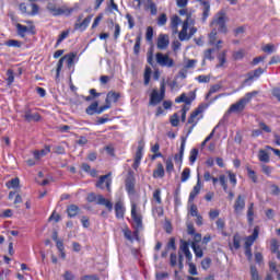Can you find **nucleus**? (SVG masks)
Listing matches in <instances>:
<instances>
[{
	"label": "nucleus",
	"instance_id": "4c0bfd02",
	"mask_svg": "<svg viewBox=\"0 0 280 280\" xmlns=\"http://www.w3.org/2000/svg\"><path fill=\"white\" fill-rule=\"evenodd\" d=\"M20 184L21 180L19 179V177H15L7 183V187L9 189H16V187H19Z\"/></svg>",
	"mask_w": 280,
	"mask_h": 280
},
{
	"label": "nucleus",
	"instance_id": "2f4dec72",
	"mask_svg": "<svg viewBox=\"0 0 280 280\" xmlns=\"http://www.w3.org/2000/svg\"><path fill=\"white\" fill-rule=\"evenodd\" d=\"M147 8L148 10H150L152 16H156V13L159 12V9L156 8V3H154V1L152 0H147Z\"/></svg>",
	"mask_w": 280,
	"mask_h": 280
},
{
	"label": "nucleus",
	"instance_id": "a878e982",
	"mask_svg": "<svg viewBox=\"0 0 280 280\" xmlns=\"http://www.w3.org/2000/svg\"><path fill=\"white\" fill-rule=\"evenodd\" d=\"M165 176V168L162 163H159L156 170L153 171V178H163Z\"/></svg>",
	"mask_w": 280,
	"mask_h": 280
},
{
	"label": "nucleus",
	"instance_id": "603ef678",
	"mask_svg": "<svg viewBox=\"0 0 280 280\" xmlns=\"http://www.w3.org/2000/svg\"><path fill=\"white\" fill-rule=\"evenodd\" d=\"M62 58H65L68 67H71V65H73V60H75V54H70V55H66Z\"/></svg>",
	"mask_w": 280,
	"mask_h": 280
},
{
	"label": "nucleus",
	"instance_id": "338daca9",
	"mask_svg": "<svg viewBox=\"0 0 280 280\" xmlns=\"http://www.w3.org/2000/svg\"><path fill=\"white\" fill-rule=\"evenodd\" d=\"M63 279L65 280H73V279H75V276L73 275V272H71V271H66L65 273H63Z\"/></svg>",
	"mask_w": 280,
	"mask_h": 280
},
{
	"label": "nucleus",
	"instance_id": "37998d69",
	"mask_svg": "<svg viewBox=\"0 0 280 280\" xmlns=\"http://www.w3.org/2000/svg\"><path fill=\"white\" fill-rule=\"evenodd\" d=\"M246 56V50L244 49H238L233 52V58L234 60H242Z\"/></svg>",
	"mask_w": 280,
	"mask_h": 280
},
{
	"label": "nucleus",
	"instance_id": "3c124183",
	"mask_svg": "<svg viewBox=\"0 0 280 280\" xmlns=\"http://www.w3.org/2000/svg\"><path fill=\"white\" fill-rule=\"evenodd\" d=\"M196 20L191 18V13L187 14L186 20L184 21L183 25H186V27H191V25H195Z\"/></svg>",
	"mask_w": 280,
	"mask_h": 280
},
{
	"label": "nucleus",
	"instance_id": "c03bdc74",
	"mask_svg": "<svg viewBox=\"0 0 280 280\" xmlns=\"http://www.w3.org/2000/svg\"><path fill=\"white\" fill-rule=\"evenodd\" d=\"M241 242H242V236H240V234H235L233 236V247L235 248V250H240Z\"/></svg>",
	"mask_w": 280,
	"mask_h": 280
},
{
	"label": "nucleus",
	"instance_id": "cd10ccee",
	"mask_svg": "<svg viewBox=\"0 0 280 280\" xmlns=\"http://www.w3.org/2000/svg\"><path fill=\"white\" fill-rule=\"evenodd\" d=\"M92 19H93V15H89L81 23L75 24V30H85V28H88L89 25L91 24Z\"/></svg>",
	"mask_w": 280,
	"mask_h": 280
},
{
	"label": "nucleus",
	"instance_id": "ddd939ff",
	"mask_svg": "<svg viewBox=\"0 0 280 280\" xmlns=\"http://www.w3.org/2000/svg\"><path fill=\"white\" fill-rule=\"evenodd\" d=\"M200 189H202V183L200 182V174L197 175V184L194 186L192 190L190 191L189 195V202H194L196 199V196L200 194Z\"/></svg>",
	"mask_w": 280,
	"mask_h": 280
},
{
	"label": "nucleus",
	"instance_id": "f8f14e48",
	"mask_svg": "<svg viewBox=\"0 0 280 280\" xmlns=\"http://www.w3.org/2000/svg\"><path fill=\"white\" fill-rule=\"evenodd\" d=\"M179 250L185 255L187 264H191L194 255L191 254V250H189V243L186 241H180Z\"/></svg>",
	"mask_w": 280,
	"mask_h": 280
},
{
	"label": "nucleus",
	"instance_id": "f704fd0d",
	"mask_svg": "<svg viewBox=\"0 0 280 280\" xmlns=\"http://www.w3.org/2000/svg\"><path fill=\"white\" fill-rule=\"evenodd\" d=\"M187 30H189V27H187V25H183V28L178 34L179 40H189L190 37L187 35Z\"/></svg>",
	"mask_w": 280,
	"mask_h": 280
},
{
	"label": "nucleus",
	"instance_id": "79ce46f5",
	"mask_svg": "<svg viewBox=\"0 0 280 280\" xmlns=\"http://www.w3.org/2000/svg\"><path fill=\"white\" fill-rule=\"evenodd\" d=\"M197 82H199L200 84H209V82H211V77L210 75H198L196 78Z\"/></svg>",
	"mask_w": 280,
	"mask_h": 280
},
{
	"label": "nucleus",
	"instance_id": "c756f323",
	"mask_svg": "<svg viewBox=\"0 0 280 280\" xmlns=\"http://www.w3.org/2000/svg\"><path fill=\"white\" fill-rule=\"evenodd\" d=\"M67 213H68L69 218H75V215H78V213H80V208L75 205H71L68 207Z\"/></svg>",
	"mask_w": 280,
	"mask_h": 280
},
{
	"label": "nucleus",
	"instance_id": "a19ab883",
	"mask_svg": "<svg viewBox=\"0 0 280 280\" xmlns=\"http://www.w3.org/2000/svg\"><path fill=\"white\" fill-rule=\"evenodd\" d=\"M152 75V68L147 67L144 70V85L148 86L150 84V78Z\"/></svg>",
	"mask_w": 280,
	"mask_h": 280
},
{
	"label": "nucleus",
	"instance_id": "5fc2aeb1",
	"mask_svg": "<svg viewBox=\"0 0 280 280\" xmlns=\"http://www.w3.org/2000/svg\"><path fill=\"white\" fill-rule=\"evenodd\" d=\"M68 37H69V31H63V32L59 35V37H58V39H57L56 47H58V45H60V43H62V40H65V39L68 38Z\"/></svg>",
	"mask_w": 280,
	"mask_h": 280
},
{
	"label": "nucleus",
	"instance_id": "e433bc0d",
	"mask_svg": "<svg viewBox=\"0 0 280 280\" xmlns=\"http://www.w3.org/2000/svg\"><path fill=\"white\" fill-rule=\"evenodd\" d=\"M191 177V170L189 167L184 168L182 172V183H187V179Z\"/></svg>",
	"mask_w": 280,
	"mask_h": 280
},
{
	"label": "nucleus",
	"instance_id": "49530a36",
	"mask_svg": "<svg viewBox=\"0 0 280 280\" xmlns=\"http://www.w3.org/2000/svg\"><path fill=\"white\" fill-rule=\"evenodd\" d=\"M198 159V149H192L189 154V163L190 165H194L196 163V160Z\"/></svg>",
	"mask_w": 280,
	"mask_h": 280
},
{
	"label": "nucleus",
	"instance_id": "dca6fc26",
	"mask_svg": "<svg viewBox=\"0 0 280 280\" xmlns=\"http://www.w3.org/2000/svg\"><path fill=\"white\" fill-rule=\"evenodd\" d=\"M23 118L25 119V121H40V114L38 113H32L31 108H26L24 110V116Z\"/></svg>",
	"mask_w": 280,
	"mask_h": 280
},
{
	"label": "nucleus",
	"instance_id": "f03ea898",
	"mask_svg": "<svg viewBox=\"0 0 280 280\" xmlns=\"http://www.w3.org/2000/svg\"><path fill=\"white\" fill-rule=\"evenodd\" d=\"M257 95H259V91L246 93L238 102L230 106L229 113H242L246 105L250 104L253 97H257Z\"/></svg>",
	"mask_w": 280,
	"mask_h": 280
},
{
	"label": "nucleus",
	"instance_id": "bb28decb",
	"mask_svg": "<svg viewBox=\"0 0 280 280\" xmlns=\"http://www.w3.org/2000/svg\"><path fill=\"white\" fill-rule=\"evenodd\" d=\"M50 152L51 148L45 147V149L40 151H34V159H36V161H39L42 156H47V154H49Z\"/></svg>",
	"mask_w": 280,
	"mask_h": 280
},
{
	"label": "nucleus",
	"instance_id": "c9c22d12",
	"mask_svg": "<svg viewBox=\"0 0 280 280\" xmlns=\"http://www.w3.org/2000/svg\"><path fill=\"white\" fill-rule=\"evenodd\" d=\"M97 106H100V104L97 102L92 103L86 109L85 113L88 115H95V113H97Z\"/></svg>",
	"mask_w": 280,
	"mask_h": 280
},
{
	"label": "nucleus",
	"instance_id": "4be33fe9",
	"mask_svg": "<svg viewBox=\"0 0 280 280\" xmlns=\"http://www.w3.org/2000/svg\"><path fill=\"white\" fill-rule=\"evenodd\" d=\"M201 5H203L201 21L202 23H207V19H209V12H211V4H209V1L201 0Z\"/></svg>",
	"mask_w": 280,
	"mask_h": 280
},
{
	"label": "nucleus",
	"instance_id": "de8ad7c7",
	"mask_svg": "<svg viewBox=\"0 0 280 280\" xmlns=\"http://www.w3.org/2000/svg\"><path fill=\"white\" fill-rule=\"evenodd\" d=\"M126 191H128V194H135V182H132V179L126 180Z\"/></svg>",
	"mask_w": 280,
	"mask_h": 280
},
{
	"label": "nucleus",
	"instance_id": "412c9836",
	"mask_svg": "<svg viewBox=\"0 0 280 280\" xmlns=\"http://www.w3.org/2000/svg\"><path fill=\"white\" fill-rule=\"evenodd\" d=\"M170 46V37L167 35H160L158 38V49H167Z\"/></svg>",
	"mask_w": 280,
	"mask_h": 280
},
{
	"label": "nucleus",
	"instance_id": "0eeeda50",
	"mask_svg": "<svg viewBox=\"0 0 280 280\" xmlns=\"http://www.w3.org/2000/svg\"><path fill=\"white\" fill-rule=\"evenodd\" d=\"M112 174L108 173L106 175H102L96 182L97 189H106L109 194L112 191L110 186L113 185V178H110Z\"/></svg>",
	"mask_w": 280,
	"mask_h": 280
},
{
	"label": "nucleus",
	"instance_id": "b1692460",
	"mask_svg": "<svg viewBox=\"0 0 280 280\" xmlns=\"http://www.w3.org/2000/svg\"><path fill=\"white\" fill-rule=\"evenodd\" d=\"M191 248L195 253V257H197V259H202V257H205V252L202 250V247H200V245L196 244V243H191Z\"/></svg>",
	"mask_w": 280,
	"mask_h": 280
},
{
	"label": "nucleus",
	"instance_id": "052dcab7",
	"mask_svg": "<svg viewBox=\"0 0 280 280\" xmlns=\"http://www.w3.org/2000/svg\"><path fill=\"white\" fill-rule=\"evenodd\" d=\"M279 246V241H277L276 238L271 240V253H278Z\"/></svg>",
	"mask_w": 280,
	"mask_h": 280
},
{
	"label": "nucleus",
	"instance_id": "f3484780",
	"mask_svg": "<svg viewBox=\"0 0 280 280\" xmlns=\"http://www.w3.org/2000/svg\"><path fill=\"white\" fill-rule=\"evenodd\" d=\"M257 237H259V228L256 226L254 229L253 235H249L245 238V248H250V246H253V244H255V240H257Z\"/></svg>",
	"mask_w": 280,
	"mask_h": 280
},
{
	"label": "nucleus",
	"instance_id": "20e7f679",
	"mask_svg": "<svg viewBox=\"0 0 280 280\" xmlns=\"http://www.w3.org/2000/svg\"><path fill=\"white\" fill-rule=\"evenodd\" d=\"M203 110L205 109L201 106H199L195 112L190 114V117L188 118L187 124H190L191 126L188 128L186 140H187V137H189V135L194 132V128L198 126V121H200Z\"/></svg>",
	"mask_w": 280,
	"mask_h": 280
},
{
	"label": "nucleus",
	"instance_id": "423d86ee",
	"mask_svg": "<svg viewBox=\"0 0 280 280\" xmlns=\"http://www.w3.org/2000/svg\"><path fill=\"white\" fill-rule=\"evenodd\" d=\"M88 202H96L97 205H103L106 207L108 211H113V202L110 200L104 198L102 195H95V192H91L88 195Z\"/></svg>",
	"mask_w": 280,
	"mask_h": 280
},
{
	"label": "nucleus",
	"instance_id": "0e129e2a",
	"mask_svg": "<svg viewBox=\"0 0 280 280\" xmlns=\"http://www.w3.org/2000/svg\"><path fill=\"white\" fill-rule=\"evenodd\" d=\"M165 23H167V15L162 13L158 19V25L163 26Z\"/></svg>",
	"mask_w": 280,
	"mask_h": 280
},
{
	"label": "nucleus",
	"instance_id": "a211bd4d",
	"mask_svg": "<svg viewBox=\"0 0 280 280\" xmlns=\"http://www.w3.org/2000/svg\"><path fill=\"white\" fill-rule=\"evenodd\" d=\"M114 209H115L116 218L118 220H124V215H126V207H124V202L117 201L115 203Z\"/></svg>",
	"mask_w": 280,
	"mask_h": 280
},
{
	"label": "nucleus",
	"instance_id": "2eb2a0df",
	"mask_svg": "<svg viewBox=\"0 0 280 280\" xmlns=\"http://www.w3.org/2000/svg\"><path fill=\"white\" fill-rule=\"evenodd\" d=\"M209 44L214 45L217 49H222V39L218 40V31L213 28L211 33L209 34Z\"/></svg>",
	"mask_w": 280,
	"mask_h": 280
},
{
	"label": "nucleus",
	"instance_id": "6e6d98bb",
	"mask_svg": "<svg viewBox=\"0 0 280 280\" xmlns=\"http://www.w3.org/2000/svg\"><path fill=\"white\" fill-rule=\"evenodd\" d=\"M201 268L203 270H209L211 268V258H205L202 261H201Z\"/></svg>",
	"mask_w": 280,
	"mask_h": 280
},
{
	"label": "nucleus",
	"instance_id": "aec40b11",
	"mask_svg": "<svg viewBox=\"0 0 280 280\" xmlns=\"http://www.w3.org/2000/svg\"><path fill=\"white\" fill-rule=\"evenodd\" d=\"M262 73H264V69L261 68H257L256 70L248 72L247 79L244 81L245 84H248V82H253V80L259 78L260 75H262Z\"/></svg>",
	"mask_w": 280,
	"mask_h": 280
},
{
	"label": "nucleus",
	"instance_id": "6ab92c4d",
	"mask_svg": "<svg viewBox=\"0 0 280 280\" xmlns=\"http://www.w3.org/2000/svg\"><path fill=\"white\" fill-rule=\"evenodd\" d=\"M187 143V138L182 137V143L179 148V153L175 155V163H183V156L185 155V145Z\"/></svg>",
	"mask_w": 280,
	"mask_h": 280
},
{
	"label": "nucleus",
	"instance_id": "6e6552de",
	"mask_svg": "<svg viewBox=\"0 0 280 280\" xmlns=\"http://www.w3.org/2000/svg\"><path fill=\"white\" fill-rule=\"evenodd\" d=\"M155 60L160 67H166L167 69H172V67H174V59L170 58V55L158 52L155 55Z\"/></svg>",
	"mask_w": 280,
	"mask_h": 280
},
{
	"label": "nucleus",
	"instance_id": "774afa93",
	"mask_svg": "<svg viewBox=\"0 0 280 280\" xmlns=\"http://www.w3.org/2000/svg\"><path fill=\"white\" fill-rule=\"evenodd\" d=\"M81 280H100L97 275L83 276Z\"/></svg>",
	"mask_w": 280,
	"mask_h": 280
},
{
	"label": "nucleus",
	"instance_id": "58836bf2",
	"mask_svg": "<svg viewBox=\"0 0 280 280\" xmlns=\"http://www.w3.org/2000/svg\"><path fill=\"white\" fill-rule=\"evenodd\" d=\"M153 200L155 201V205L163 203V199H161V188H158L153 191Z\"/></svg>",
	"mask_w": 280,
	"mask_h": 280
},
{
	"label": "nucleus",
	"instance_id": "39448f33",
	"mask_svg": "<svg viewBox=\"0 0 280 280\" xmlns=\"http://www.w3.org/2000/svg\"><path fill=\"white\" fill-rule=\"evenodd\" d=\"M165 100V83L161 84L160 93L159 90H153L150 96V106H156Z\"/></svg>",
	"mask_w": 280,
	"mask_h": 280
},
{
	"label": "nucleus",
	"instance_id": "09e8293b",
	"mask_svg": "<svg viewBox=\"0 0 280 280\" xmlns=\"http://www.w3.org/2000/svg\"><path fill=\"white\" fill-rule=\"evenodd\" d=\"M154 37V28L152 26L147 27V33H145V39L148 43H152V38Z\"/></svg>",
	"mask_w": 280,
	"mask_h": 280
},
{
	"label": "nucleus",
	"instance_id": "864d4df0",
	"mask_svg": "<svg viewBox=\"0 0 280 280\" xmlns=\"http://www.w3.org/2000/svg\"><path fill=\"white\" fill-rule=\"evenodd\" d=\"M247 176L253 183H257V173L249 167H247Z\"/></svg>",
	"mask_w": 280,
	"mask_h": 280
},
{
	"label": "nucleus",
	"instance_id": "680f3d73",
	"mask_svg": "<svg viewBox=\"0 0 280 280\" xmlns=\"http://www.w3.org/2000/svg\"><path fill=\"white\" fill-rule=\"evenodd\" d=\"M7 47H21V42L16 39H10L5 43Z\"/></svg>",
	"mask_w": 280,
	"mask_h": 280
},
{
	"label": "nucleus",
	"instance_id": "4468645a",
	"mask_svg": "<svg viewBox=\"0 0 280 280\" xmlns=\"http://www.w3.org/2000/svg\"><path fill=\"white\" fill-rule=\"evenodd\" d=\"M194 100H196V93L190 92L189 96H187V94L183 93L180 94V96H178L177 98H175L176 104H191V102H194Z\"/></svg>",
	"mask_w": 280,
	"mask_h": 280
},
{
	"label": "nucleus",
	"instance_id": "8fccbe9b",
	"mask_svg": "<svg viewBox=\"0 0 280 280\" xmlns=\"http://www.w3.org/2000/svg\"><path fill=\"white\" fill-rule=\"evenodd\" d=\"M220 89H222V85L220 84H214L210 88L208 94H207V100H209V97H211V95H213V93H218V91H220Z\"/></svg>",
	"mask_w": 280,
	"mask_h": 280
},
{
	"label": "nucleus",
	"instance_id": "473e14b6",
	"mask_svg": "<svg viewBox=\"0 0 280 280\" xmlns=\"http://www.w3.org/2000/svg\"><path fill=\"white\" fill-rule=\"evenodd\" d=\"M258 159L261 163H270V155L265 150H260L258 153Z\"/></svg>",
	"mask_w": 280,
	"mask_h": 280
},
{
	"label": "nucleus",
	"instance_id": "4d7b16f0",
	"mask_svg": "<svg viewBox=\"0 0 280 280\" xmlns=\"http://www.w3.org/2000/svg\"><path fill=\"white\" fill-rule=\"evenodd\" d=\"M188 266H189V269H188L189 275H192V277L198 276V269L196 268V265L194 262H189Z\"/></svg>",
	"mask_w": 280,
	"mask_h": 280
},
{
	"label": "nucleus",
	"instance_id": "bf43d9fd",
	"mask_svg": "<svg viewBox=\"0 0 280 280\" xmlns=\"http://www.w3.org/2000/svg\"><path fill=\"white\" fill-rule=\"evenodd\" d=\"M165 164H166V172L168 174H172V172H174V162H172V159H167Z\"/></svg>",
	"mask_w": 280,
	"mask_h": 280
},
{
	"label": "nucleus",
	"instance_id": "7c9ffc66",
	"mask_svg": "<svg viewBox=\"0 0 280 280\" xmlns=\"http://www.w3.org/2000/svg\"><path fill=\"white\" fill-rule=\"evenodd\" d=\"M178 25H180V18L178 15H174L171 19V27L174 32H178Z\"/></svg>",
	"mask_w": 280,
	"mask_h": 280
},
{
	"label": "nucleus",
	"instance_id": "9d476101",
	"mask_svg": "<svg viewBox=\"0 0 280 280\" xmlns=\"http://www.w3.org/2000/svg\"><path fill=\"white\" fill-rule=\"evenodd\" d=\"M131 218L137 226V229L143 228V217L141 213L137 212V203H131Z\"/></svg>",
	"mask_w": 280,
	"mask_h": 280
},
{
	"label": "nucleus",
	"instance_id": "9b49d317",
	"mask_svg": "<svg viewBox=\"0 0 280 280\" xmlns=\"http://www.w3.org/2000/svg\"><path fill=\"white\" fill-rule=\"evenodd\" d=\"M244 209H246V197H244L243 195H238L236 200L234 201V213H236V215H240V213H242Z\"/></svg>",
	"mask_w": 280,
	"mask_h": 280
},
{
	"label": "nucleus",
	"instance_id": "c85d7f7f",
	"mask_svg": "<svg viewBox=\"0 0 280 280\" xmlns=\"http://www.w3.org/2000/svg\"><path fill=\"white\" fill-rule=\"evenodd\" d=\"M15 27L18 30V35L21 36V38H25L27 32H30V28L21 23H18Z\"/></svg>",
	"mask_w": 280,
	"mask_h": 280
},
{
	"label": "nucleus",
	"instance_id": "ea45409f",
	"mask_svg": "<svg viewBox=\"0 0 280 280\" xmlns=\"http://www.w3.org/2000/svg\"><path fill=\"white\" fill-rule=\"evenodd\" d=\"M250 277L252 280H261L259 277V271L257 270V267L255 265L250 266Z\"/></svg>",
	"mask_w": 280,
	"mask_h": 280
},
{
	"label": "nucleus",
	"instance_id": "f257e3e1",
	"mask_svg": "<svg viewBox=\"0 0 280 280\" xmlns=\"http://www.w3.org/2000/svg\"><path fill=\"white\" fill-rule=\"evenodd\" d=\"M46 9L52 16H71L75 10L67 4L59 7L56 0H48Z\"/></svg>",
	"mask_w": 280,
	"mask_h": 280
},
{
	"label": "nucleus",
	"instance_id": "69168bd1",
	"mask_svg": "<svg viewBox=\"0 0 280 280\" xmlns=\"http://www.w3.org/2000/svg\"><path fill=\"white\" fill-rule=\"evenodd\" d=\"M262 51H265V54H273L275 45L267 44L266 46L262 47Z\"/></svg>",
	"mask_w": 280,
	"mask_h": 280
},
{
	"label": "nucleus",
	"instance_id": "e2e57ef3",
	"mask_svg": "<svg viewBox=\"0 0 280 280\" xmlns=\"http://www.w3.org/2000/svg\"><path fill=\"white\" fill-rule=\"evenodd\" d=\"M180 122V120L178 119V114H174L171 117V126H173L174 128L178 127V124Z\"/></svg>",
	"mask_w": 280,
	"mask_h": 280
},
{
	"label": "nucleus",
	"instance_id": "5701e85b",
	"mask_svg": "<svg viewBox=\"0 0 280 280\" xmlns=\"http://www.w3.org/2000/svg\"><path fill=\"white\" fill-rule=\"evenodd\" d=\"M247 222L249 226H253V222H255V203H249L247 209Z\"/></svg>",
	"mask_w": 280,
	"mask_h": 280
},
{
	"label": "nucleus",
	"instance_id": "72a5a7b5",
	"mask_svg": "<svg viewBox=\"0 0 280 280\" xmlns=\"http://www.w3.org/2000/svg\"><path fill=\"white\" fill-rule=\"evenodd\" d=\"M218 60H219V65H217L218 69H220V68L224 67V65H226V50L222 51V54H220L218 56Z\"/></svg>",
	"mask_w": 280,
	"mask_h": 280
},
{
	"label": "nucleus",
	"instance_id": "393cba45",
	"mask_svg": "<svg viewBox=\"0 0 280 280\" xmlns=\"http://www.w3.org/2000/svg\"><path fill=\"white\" fill-rule=\"evenodd\" d=\"M112 102H119V93L114 91L107 93L105 104H110Z\"/></svg>",
	"mask_w": 280,
	"mask_h": 280
},
{
	"label": "nucleus",
	"instance_id": "7ed1b4c3",
	"mask_svg": "<svg viewBox=\"0 0 280 280\" xmlns=\"http://www.w3.org/2000/svg\"><path fill=\"white\" fill-rule=\"evenodd\" d=\"M210 25L211 27H218V31L221 32V34H226V13L223 11L218 12Z\"/></svg>",
	"mask_w": 280,
	"mask_h": 280
},
{
	"label": "nucleus",
	"instance_id": "a18cd8bd",
	"mask_svg": "<svg viewBox=\"0 0 280 280\" xmlns=\"http://www.w3.org/2000/svg\"><path fill=\"white\" fill-rule=\"evenodd\" d=\"M139 51H141V35H138L136 38V44L133 46V52L138 56Z\"/></svg>",
	"mask_w": 280,
	"mask_h": 280
},
{
	"label": "nucleus",
	"instance_id": "13d9d810",
	"mask_svg": "<svg viewBox=\"0 0 280 280\" xmlns=\"http://www.w3.org/2000/svg\"><path fill=\"white\" fill-rule=\"evenodd\" d=\"M198 63V60L196 59H189L186 65L184 66V68L187 69H194L196 67V65Z\"/></svg>",
	"mask_w": 280,
	"mask_h": 280
},
{
	"label": "nucleus",
	"instance_id": "1a4fd4ad",
	"mask_svg": "<svg viewBox=\"0 0 280 280\" xmlns=\"http://www.w3.org/2000/svg\"><path fill=\"white\" fill-rule=\"evenodd\" d=\"M144 148H145V142H143V140H140L138 142V149L136 151L135 162L132 164L133 170H139V166L141 165V159H143Z\"/></svg>",
	"mask_w": 280,
	"mask_h": 280
}]
</instances>
